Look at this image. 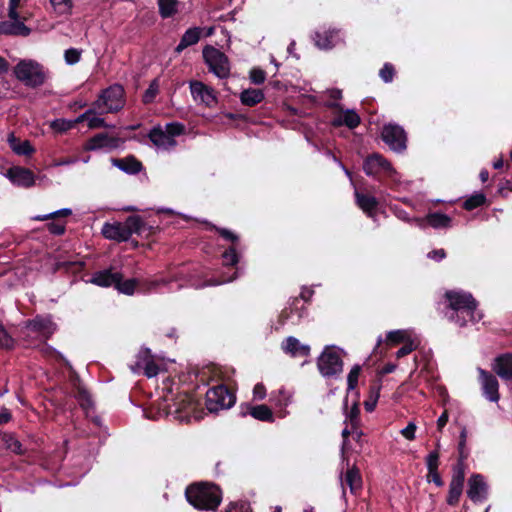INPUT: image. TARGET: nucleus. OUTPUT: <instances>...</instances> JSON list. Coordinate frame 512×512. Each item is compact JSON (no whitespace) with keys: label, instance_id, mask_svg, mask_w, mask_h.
I'll use <instances>...</instances> for the list:
<instances>
[{"label":"nucleus","instance_id":"obj_1","mask_svg":"<svg viewBox=\"0 0 512 512\" xmlns=\"http://www.w3.org/2000/svg\"><path fill=\"white\" fill-rule=\"evenodd\" d=\"M189 374H193L195 380L203 385L208 386L215 383L206 392V407L210 412L227 409L235 404L236 395L225 384L232 380L235 374L234 368L210 363L202 368H192Z\"/></svg>","mask_w":512,"mask_h":512},{"label":"nucleus","instance_id":"obj_2","mask_svg":"<svg viewBox=\"0 0 512 512\" xmlns=\"http://www.w3.org/2000/svg\"><path fill=\"white\" fill-rule=\"evenodd\" d=\"M185 497L195 509L215 512L222 502V490L212 482H193L186 487Z\"/></svg>","mask_w":512,"mask_h":512},{"label":"nucleus","instance_id":"obj_3","mask_svg":"<svg viewBox=\"0 0 512 512\" xmlns=\"http://www.w3.org/2000/svg\"><path fill=\"white\" fill-rule=\"evenodd\" d=\"M445 297L449 302V307L454 313L449 317L450 320L465 325L468 322L475 323L482 318L480 312L477 311V302L473 296L464 291H447Z\"/></svg>","mask_w":512,"mask_h":512},{"label":"nucleus","instance_id":"obj_4","mask_svg":"<svg viewBox=\"0 0 512 512\" xmlns=\"http://www.w3.org/2000/svg\"><path fill=\"white\" fill-rule=\"evenodd\" d=\"M15 77L24 85L36 88L45 83L47 73L43 66L35 60L24 59L14 67Z\"/></svg>","mask_w":512,"mask_h":512},{"label":"nucleus","instance_id":"obj_5","mask_svg":"<svg viewBox=\"0 0 512 512\" xmlns=\"http://www.w3.org/2000/svg\"><path fill=\"white\" fill-rule=\"evenodd\" d=\"M185 126L178 122H171L165 126L154 127L149 133L150 141L158 149L170 150L177 144L175 138L184 133Z\"/></svg>","mask_w":512,"mask_h":512},{"label":"nucleus","instance_id":"obj_6","mask_svg":"<svg viewBox=\"0 0 512 512\" xmlns=\"http://www.w3.org/2000/svg\"><path fill=\"white\" fill-rule=\"evenodd\" d=\"M399 344L403 346L398 352H413L423 349L420 337L412 330L406 329L390 331L386 336L383 348L389 350Z\"/></svg>","mask_w":512,"mask_h":512},{"label":"nucleus","instance_id":"obj_7","mask_svg":"<svg viewBox=\"0 0 512 512\" xmlns=\"http://www.w3.org/2000/svg\"><path fill=\"white\" fill-rule=\"evenodd\" d=\"M202 53L209 71L216 77L225 79L230 75V63L223 52L213 46H206Z\"/></svg>","mask_w":512,"mask_h":512},{"label":"nucleus","instance_id":"obj_8","mask_svg":"<svg viewBox=\"0 0 512 512\" xmlns=\"http://www.w3.org/2000/svg\"><path fill=\"white\" fill-rule=\"evenodd\" d=\"M94 106L101 113H114L124 106V89L120 85L107 88L95 102Z\"/></svg>","mask_w":512,"mask_h":512},{"label":"nucleus","instance_id":"obj_9","mask_svg":"<svg viewBox=\"0 0 512 512\" xmlns=\"http://www.w3.org/2000/svg\"><path fill=\"white\" fill-rule=\"evenodd\" d=\"M134 373H142L148 378L158 375L159 372L167 371V361L163 357H158L155 354H140L138 360L134 365H131Z\"/></svg>","mask_w":512,"mask_h":512},{"label":"nucleus","instance_id":"obj_10","mask_svg":"<svg viewBox=\"0 0 512 512\" xmlns=\"http://www.w3.org/2000/svg\"><path fill=\"white\" fill-rule=\"evenodd\" d=\"M381 137L393 151L401 152L406 149V133L404 129L397 124L385 125L382 129Z\"/></svg>","mask_w":512,"mask_h":512},{"label":"nucleus","instance_id":"obj_11","mask_svg":"<svg viewBox=\"0 0 512 512\" xmlns=\"http://www.w3.org/2000/svg\"><path fill=\"white\" fill-rule=\"evenodd\" d=\"M190 92L193 100L205 107H214L217 104L215 90L201 81L193 80L189 82Z\"/></svg>","mask_w":512,"mask_h":512},{"label":"nucleus","instance_id":"obj_12","mask_svg":"<svg viewBox=\"0 0 512 512\" xmlns=\"http://www.w3.org/2000/svg\"><path fill=\"white\" fill-rule=\"evenodd\" d=\"M317 367L322 376L331 378L342 373L343 361L340 354H320Z\"/></svg>","mask_w":512,"mask_h":512},{"label":"nucleus","instance_id":"obj_13","mask_svg":"<svg viewBox=\"0 0 512 512\" xmlns=\"http://www.w3.org/2000/svg\"><path fill=\"white\" fill-rule=\"evenodd\" d=\"M478 373L484 397L491 402H498L500 394L496 376L482 368H478Z\"/></svg>","mask_w":512,"mask_h":512},{"label":"nucleus","instance_id":"obj_14","mask_svg":"<svg viewBox=\"0 0 512 512\" xmlns=\"http://www.w3.org/2000/svg\"><path fill=\"white\" fill-rule=\"evenodd\" d=\"M488 485L481 474H472L468 479L467 496L474 503H482L487 499Z\"/></svg>","mask_w":512,"mask_h":512},{"label":"nucleus","instance_id":"obj_15","mask_svg":"<svg viewBox=\"0 0 512 512\" xmlns=\"http://www.w3.org/2000/svg\"><path fill=\"white\" fill-rule=\"evenodd\" d=\"M465 481V473L459 467L457 471L452 472V478L449 483V491L446 502L449 506H456L459 503L460 497L463 493Z\"/></svg>","mask_w":512,"mask_h":512},{"label":"nucleus","instance_id":"obj_16","mask_svg":"<svg viewBox=\"0 0 512 512\" xmlns=\"http://www.w3.org/2000/svg\"><path fill=\"white\" fill-rule=\"evenodd\" d=\"M440 447L439 442L436 444V449L431 451L425 458V463L427 466L428 481H432L437 487H442L444 485V481L442 480L440 473L438 471L440 464V453L438 448Z\"/></svg>","mask_w":512,"mask_h":512},{"label":"nucleus","instance_id":"obj_17","mask_svg":"<svg viewBox=\"0 0 512 512\" xmlns=\"http://www.w3.org/2000/svg\"><path fill=\"white\" fill-rule=\"evenodd\" d=\"M492 371L503 381H512V354H498L492 363Z\"/></svg>","mask_w":512,"mask_h":512},{"label":"nucleus","instance_id":"obj_18","mask_svg":"<svg viewBox=\"0 0 512 512\" xmlns=\"http://www.w3.org/2000/svg\"><path fill=\"white\" fill-rule=\"evenodd\" d=\"M7 178L14 184L22 187H31L35 183L34 174L22 167H12L6 173Z\"/></svg>","mask_w":512,"mask_h":512},{"label":"nucleus","instance_id":"obj_19","mask_svg":"<svg viewBox=\"0 0 512 512\" xmlns=\"http://www.w3.org/2000/svg\"><path fill=\"white\" fill-rule=\"evenodd\" d=\"M363 169L367 175H377L392 171L390 163L380 154H373L364 161Z\"/></svg>","mask_w":512,"mask_h":512},{"label":"nucleus","instance_id":"obj_20","mask_svg":"<svg viewBox=\"0 0 512 512\" xmlns=\"http://www.w3.org/2000/svg\"><path fill=\"white\" fill-rule=\"evenodd\" d=\"M241 416H246L247 414H250L253 418L265 421V422H273L274 416L272 410L265 404L252 406L250 404H242L240 406Z\"/></svg>","mask_w":512,"mask_h":512},{"label":"nucleus","instance_id":"obj_21","mask_svg":"<svg viewBox=\"0 0 512 512\" xmlns=\"http://www.w3.org/2000/svg\"><path fill=\"white\" fill-rule=\"evenodd\" d=\"M123 222L105 223L102 228V234L105 238L118 242L129 239L128 230H125Z\"/></svg>","mask_w":512,"mask_h":512},{"label":"nucleus","instance_id":"obj_22","mask_svg":"<svg viewBox=\"0 0 512 512\" xmlns=\"http://www.w3.org/2000/svg\"><path fill=\"white\" fill-rule=\"evenodd\" d=\"M120 144V140L118 138L110 137L106 133H100L91 138L86 146V150H96L100 148H117Z\"/></svg>","mask_w":512,"mask_h":512},{"label":"nucleus","instance_id":"obj_23","mask_svg":"<svg viewBox=\"0 0 512 512\" xmlns=\"http://www.w3.org/2000/svg\"><path fill=\"white\" fill-rule=\"evenodd\" d=\"M341 483L342 486H348L350 492L356 495L362 488V477L359 468L355 465L348 468Z\"/></svg>","mask_w":512,"mask_h":512},{"label":"nucleus","instance_id":"obj_24","mask_svg":"<svg viewBox=\"0 0 512 512\" xmlns=\"http://www.w3.org/2000/svg\"><path fill=\"white\" fill-rule=\"evenodd\" d=\"M26 329L29 332H39L47 335L55 330V325L49 317H36L27 322Z\"/></svg>","mask_w":512,"mask_h":512},{"label":"nucleus","instance_id":"obj_25","mask_svg":"<svg viewBox=\"0 0 512 512\" xmlns=\"http://www.w3.org/2000/svg\"><path fill=\"white\" fill-rule=\"evenodd\" d=\"M0 34L28 36L30 29L23 21H0Z\"/></svg>","mask_w":512,"mask_h":512},{"label":"nucleus","instance_id":"obj_26","mask_svg":"<svg viewBox=\"0 0 512 512\" xmlns=\"http://www.w3.org/2000/svg\"><path fill=\"white\" fill-rule=\"evenodd\" d=\"M338 40V33L333 30L317 31L314 35L316 46L321 49L332 48Z\"/></svg>","mask_w":512,"mask_h":512},{"label":"nucleus","instance_id":"obj_27","mask_svg":"<svg viewBox=\"0 0 512 512\" xmlns=\"http://www.w3.org/2000/svg\"><path fill=\"white\" fill-rule=\"evenodd\" d=\"M122 279V275L118 272H111L110 270H104L96 272L92 279L91 283L96 284L98 286L108 287L116 284V281Z\"/></svg>","mask_w":512,"mask_h":512},{"label":"nucleus","instance_id":"obj_28","mask_svg":"<svg viewBox=\"0 0 512 512\" xmlns=\"http://www.w3.org/2000/svg\"><path fill=\"white\" fill-rule=\"evenodd\" d=\"M0 439L5 448L16 455H25L27 450L23 448L22 443L16 438L14 433L4 432L1 434Z\"/></svg>","mask_w":512,"mask_h":512},{"label":"nucleus","instance_id":"obj_29","mask_svg":"<svg viewBox=\"0 0 512 512\" xmlns=\"http://www.w3.org/2000/svg\"><path fill=\"white\" fill-rule=\"evenodd\" d=\"M48 356H52L56 362L63 364L69 371V382L71 384L72 389L83 386L84 384L81 381L79 374L73 368L72 364L63 356V354H47Z\"/></svg>","mask_w":512,"mask_h":512},{"label":"nucleus","instance_id":"obj_30","mask_svg":"<svg viewBox=\"0 0 512 512\" xmlns=\"http://www.w3.org/2000/svg\"><path fill=\"white\" fill-rule=\"evenodd\" d=\"M48 356H52L56 362L63 364L69 371V382L71 384L72 389L83 386L84 384L81 381L79 374L73 368L72 364L63 356V354H47Z\"/></svg>","mask_w":512,"mask_h":512},{"label":"nucleus","instance_id":"obj_31","mask_svg":"<svg viewBox=\"0 0 512 512\" xmlns=\"http://www.w3.org/2000/svg\"><path fill=\"white\" fill-rule=\"evenodd\" d=\"M355 197L358 206L369 216H372L378 205L376 198L358 191L355 192Z\"/></svg>","mask_w":512,"mask_h":512},{"label":"nucleus","instance_id":"obj_32","mask_svg":"<svg viewBox=\"0 0 512 512\" xmlns=\"http://www.w3.org/2000/svg\"><path fill=\"white\" fill-rule=\"evenodd\" d=\"M201 35V29L198 27L188 29L182 36L179 44L176 47V52H181L188 46L196 44Z\"/></svg>","mask_w":512,"mask_h":512},{"label":"nucleus","instance_id":"obj_33","mask_svg":"<svg viewBox=\"0 0 512 512\" xmlns=\"http://www.w3.org/2000/svg\"><path fill=\"white\" fill-rule=\"evenodd\" d=\"M360 123V117L353 110H346L333 120L335 126L346 125L350 129L357 127Z\"/></svg>","mask_w":512,"mask_h":512},{"label":"nucleus","instance_id":"obj_34","mask_svg":"<svg viewBox=\"0 0 512 512\" xmlns=\"http://www.w3.org/2000/svg\"><path fill=\"white\" fill-rule=\"evenodd\" d=\"M113 164L130 174H136L142 169V164L132 156L123 159H114Z\"/></svg>","mask_w":512,"mask_h":512},{"label":"nucleus","instance_id":"obj_35","mask_svg":"<svg viewBox=\"0 0 512 512\" xmlns=\"http://www.w3.org/2000/svg\"><path fill=\"white\" fill-rule=\"evenodd\" d=\"M264 99V94L260 89H246L240 94V100L244 105L254 106Z\"/></svg>","mask_w":512,"mask_h":512},{"label":"nucleus","instance_id":"obj_36","mask_svg":"<svg viewBox=\"0 0 512 512\" xmlns=\"http://www.w3.org/2000/svg\"><path fill=\"white\" fill-rule=\"evenodd\" d=\"M73 393L82 409H89L92 406L91 394L84 385L73 389Z\"/></svg>","mask_w":512,"mask_h":512},{"label":"nucleus","instance_id":"obj_37","mask_svg":"<svg viewBox=\"0 0 512 512\" xmlns=\"http://www.w3.org/2000/svg\"><path fill=\"white\" fill-rule=\"evenodd\" d=\"M159 13L163 18H169L178 12L177 0H158Z\"/></svg>","mask_w":512,"mask_h":512},{"label":"nucleus","instance_id":"obj_38","mask_svg":"<svg viewBox=\"0 0 512 512\" xmlns=\"http://www.w3.org/2000/svg\"><path fill=\"white\" fill-rule=\"evenodd\" d=\"M427 223L433 228H447L451 225V218L442 213H433L427 216Z\"/></svg>","mask_w":512,"mask_h":512},{"label":"nucleus","instance_id":"obj_39","mask_svg":"<svg viewBox=\"0 0 512 512\" xmlns=\"http://www.w3.org/2000/svg\"><path fill=\"white\" fill-rule=\"evenodd\" d=\"M125 230H128L129 238L135 233L140 234L144 226V223L140 216L133 215L129 216L125 222H123Z\"/></svg>","mask_w":512,"mask_h":512},{"label":"nucleus","instance_id":"obj_40","mask_svg":"<svg viewBox=\"0 0 512 512\" xmlns=\"http://www.w3.org/2000/svg\"><path fill=\"white\" fill-rule=\"evenodd\" d=\"M282 349L285 352H299V351H309L310 347L304 344H301L300 341L295 337H288L282 343Z\"/></svg>","mask_w":512,"mask_h":512},{"label":"nucleus","instance_id":"obj_41","mask_svg":"<svg viewBox=\"0 0 512 512\" xmlns=\"http://www.w3.org/2000/svg\"><path fill=\"white\" fill-rule=\"evenodd\" d=\"M49 2L58 15L70 14L73 8V0H49Z\"/></svg>","mask_w":512,"mask_h":512},{"label":"nucleus","instance_id":"obj_42","mask_svg":"<svg viewBox=\"0 0 512 512\" xmlns=\"http://www.w3.org/2000/svg\"><path fill=\"white\" fill-rule=\"evenodd\" d=\"M380 396V386H371L368 398L364 401V408L371 413L375 410Z\"/></svg>","mask_w":512,"mask_h":512},{"label":"nucleus","instance_id":"obj_43","mask_svg":"<svg viewBox=\"0 0 512 512\" xmlns=\"http://www.w3.org/2000/svg\"><path fill=\"white\" fill-rule=\"evenodd\" d=\"M138 284V281L136 279H128L123 281L122 279L119 281H116L115 287L124 294L132 295L135 291V288Z\"/></svg>","mask_w":512,"mask_h":512},{"label":"nucleus","instance_id":"obj_44","mask_svg":"<svg viewBox=\"0 0 512 512\" xmlns=\"http://www.w3.org/2000/svg\"><path fill=\"white\" fill-rule=\"evenodd\" d=\"M361 370H362V367L359 364H355L352 367V369L350 370V372L347 376V390L348 391H352L357 387Z\"/></svg>","mask_w":512,"mask_h":512},{"label":"nucleus","instance_id":"obj_45","mask_svg":"<svg viewBox=\"0 0 512 512\" xmlns=\"http://www.w3.org/2000/svg\"><path fill=\"white\" fill-rule=\"evenodd\" d=\"M486 197L482 193H477L465 200L463 207L466 210H473L484 204Z\"/></svg>","mask_w":512,"mask_h":512},{"label":"nucleus","instance_id":"obj_46","mask_svg":"<svg viewBox=\"0 0 512 512\" xmlns=\"http://www.w3.org/2000/svg\"><path fill=\"white\" fill-rule=\"evenodd\" d=\"M82 50L69 48L64 53L65 61L68 65H74L80 61Z\"/></svg>","mask_w":512,"mask_h":512},{"label":"nucleus","instance_id":"obj_47","mask_svg":"<svg viewBox=\"0 0 512 512\" xmlns=\"http://www.w3.org/2000/svg\"><path fill=\"white\" fill-rule=\"evenodd\" d=\"M359 416H360L359 404L357 402H355L346 415V417H347V419H349L350 424L353 429L356 428L360 423Z\"/></svg>","mask_w":512,"mask_h":512},{"label":"nucleus","instance_id":"obj_48","mask_svg":"<svg viewBox=\"0 0 512 512\" xmlns=\"http://www.w3.org/2000/svg\"><path fill=\"white\" fill-rule=\"evenodd\" d=\"M51 128L56 132H66L74 126L72 121H68L65 119H56L51 122Z\"/></svg>","mask_w":512,"mask_h":512},{"label":"nucleus","instance_id":"obj_49","mask_svg":"<svg viewBox=\"0 0 512 512\" xmlns=\"http://www.w3.org/2000/svg\"><path fill=\"white\" fill-rule=\"evenodd\" d=\"M159 92V84L158 81L155 79L151 82L148 89L145 91L143 95V101L145 103H150L154 100L155 96Z\"/></svg>","mask_w":512,"mask_h":512},{"label":"nucleus","instance_id":"obj_50","mask_svg":"<svg viewBox=\"0 0 512 512\" xmlns=\"http://www.w3.org/2000/svg\"><path fill=\"white\" fill-rule=\"evenodd\" d=\"M71 213H72L71 209L64 208V209H61V210H58V211H55V212H52V213H49L46 215L35 216L34 220L44 221V220L57 218V217H67V216L71 215Z\"/></svg>","mask_w":512,"mask_h":512},{"label":"nucleus","instance_id":"obj_51","mask_svg":"<svg viewBox=\"0 0 512 512\" xmlns=\"http://www.w3.org/2000/svg\"><path fill=\"white\" fill-rule=\"evenodd\" d=\"M395 75V69L392 64L385 63L379 72V76L385 83H389L393 80Z\"/></svg>","mask_w":512,"mask_h":512},{"label":"nucleus","instance_id":"obj_52","mask_svg":"<svg viewBox=\"0 0 512 512\" xmlns=\"http://www.w3.org/2000/svg\"><path fill=\"white\" fill-rule=\"evenodd\" d=\"M34 151L35 149L28 140L21 141L20 144L13 149V152L16 154L26 156L33 154Z\"/></svg>","mask_w":512,"mask_h":512},{"label":"nucleus","instance_id":"obj_53","mask_svg":"<svg viewBox=\"0 0 512 512\" xmlns=\"http://www.w3.org/2000/svg\"><path fill=\"white\" fill-rule=\"evenodd\" d=\"M13 339L8 335L3 325L0 324V348L2 349H13Z\"/></svg>","mask_w":512,"mask_h":512},{"label":"nucleus","instance_id":"obj_54","mask_svg":"<svg viewBox=\"0 0 512 512\" xmlns=\"http://www.w3.org/2000/svg\"><path fill=\"white\" fill-rule=\"evenodd\" d=\"M458 454H459V457H458L457 463L452 468V472L457 471V469L460 467L462 469V471L465 473V469H466L465 460L468 458L469 453L466 450V448H458Z\"/></svg>","mask_w":512,"mask_h":512},{"label":"nucleus","instance_id":"obj_55","mask_svg":"<svg viewBox=\"0 0 512 512\" xmlns=\"http://www.w3.org/2000/svg\"><path fill=\"white\" fill-rule=\"evenodd\" d=\"M225 265H235L238 263V255L235 248L231 247L223 253Z\"/></svg>","mask_w":512,"mask_h":512},{"label":"nucleus","instance_id":"obj_56","mask_svg":"<svg viewBox=\"0 0 512 512\" xmlns=\"http://www.w3.org/2000/svg\"><path fill=\"white\" fill-rule=\"evenodd\" d=\"M250 79L254 84H262L266 79V74L262 69L253 68L250 71Z\"/></svg>","mask_w":512,"mask_h":512},{"label":"nucleus","instance_id":"obj_57","mask_svg":"<svg viewBox=\"0 0 512 512\" xmlns=\"http://www.w3.org/2000/svg\"><path fill=\"white\" fill-rule=\"evenodd\" d=\"M416 425L413 422H409L408 425L401 430V435L406 438L407 440H414L415 439V432H416Z\"/></svg>","mask_w":512,"mask_h":512},{"label":"nucleus","instance_id":"obj_58","mask_svg":"<svg viewBox=\"0 0 512 512\" xmlns=\"http://www.w3.org/2000/svg\"><path fill=\"white\" fill-rule=\"evenodd\" d=\"M107 125L105 124L104 122V119L100 118V117H95V116H89L88 118V127L90 129H96V128H100V127H106Z\"/></svg>","mask_w":512,"mask_h":512},{"label":"nucleus","instance_id":"obj_59","mask_svg":"<svg viewBox=\"0 0 512 512\" xmlns=\"http://www.w3.org/2000/svg\"><path fill=\"white\" fill-rule=\"evenodd\" d=\"M217 232L227 241L236 242L238 241V236L232 231L225 228H215Z\"/></svg>","mask_w":512,"mask_h":512},{"label":"nucleus","instance_id":"obj_60","mask_svg":"<svg viewBox=\"0 0 512 512\" xmlns=\"http://www.w3.org/2000/svg\"><path fill=\"white\" fill-rule=\"evenodd\" d=\"M253 395L256 399H264L266 396L265 386L262 383H257L253 388Z\"/></svg>","mask_w":512,"mask_h":512},{"label":"nucleus","instance_id":"obj_61","mask_svg":"<svg viewBox=\"0 0 512 512\" xmlns=\"http://www.w3.org/2000/svg\"><path fill=\"white\" fill-rule=\"evenodd\" d=\"M48 230L56 235H61L65 231V226L62 223H50L48 224Z\"/></svg>","mask_w":512,"mask_h":512},{"label":"nucleus","instance_id":"obj_62","mask_svg":"<svg viewBox=\"0 0 512 512\" xmlns=\"http://www.w3.org/2000/svg\"><path fill=\"white\" fill-rule=\"evenodd\" d=\"M427 256L435 261H440L446 257V252L444 249H436L429 252Z\"/></svg>","mask_w":512,"mask_h":512},{"label":"nucleus","instance_id":"obj_63","mask_svg":"<svg viewBox=\"0 0 512 512\" xmlns=\"http://www.w3.org/2000/svg\"><path fill=\"white\" fill-rule=\"evenodd\" d=\"M448 418H449L448 412H447V410H444L443 413L440 415V417L437 420V428L439 431H441L445 427V425L448 422Z\"/></svg>","mask_w":512,"mask_h":512},{"label":"nucleus","instance_id":"obj_64","mask_svg":"<svg viewBox=\"0 0 512 512\" xmlns=\"http://www.w3.org/2000/svg\"><path fill=\"white\" fill-rule=\"evenodd\" d=\"M396 369V365L393 364V363H386L384 364L380 369H379V374L380 375H387V374H390L392 373L394 370Z\"/></svg>","mask_w":512,"mask_h":512}]
</instances>
